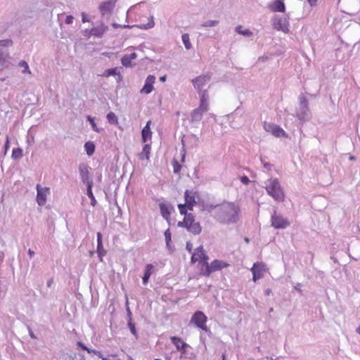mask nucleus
Listing matches in <instances>:
<instances>
[{
	"label": "nucleus",
	"mask_w": 360,
	"mask_h": 360,
	"mask_svg": "<svg viewBox=\"0 0 360 360\" xmlns=\"http://www.w3.org/2000/svg\"><path fill=\"white\" fill-rule=\"evenodd\" d=\"M214 219L219 224L230 225L236 224L240 219V205L233 202L224 201L213 207Z\"/></svg>",
	"instance_id": "1"
},
{
	"label": "nucleus",
	"mask_w": 360,
	"mask_h": 360,
	"mask_svg": "<svg viewBox=\"0 0 360 360\" xmlns=\"http://www.w3.org/2000/svg\"><path fill=\"white\" fill-rule=\"evenodd\" d=\"M265 189L269 195L277 202L285 200V193L278 179H271L265 182Z\"/></svg>",
	"instance_id": "2"
},
{
	"label": "nucleus",
	"mask_w": 360,
	"mask_h": 360,
	"mask_svg": "<svg viewBox=\"0 0 360 360\" xmlns=\"http://www.w3.org/2000/svg\"><path fill=\"white\" fill-rule=\"evenodd\" d=\"M185 203L179 204L178 209L181 214H186L188 210L192 211L197 204L199 195L193 190H186L184 192Z\"/></svg>",
	"instance_id": "3"
},
{
	"label": "nucleus",
	"mask_w": 360,
	"mask_h": 360,
	"mask_svg": "<svg viewBox=\"0 0 360 360\" xmlns=\"http://www.w3.org/2000/svg\"><path fill=\"white\" fill-rule=\"evenodd\" d=\"M182 215H184V218L182 221H179L178 226L186 228L188 231L194 235L200 234L202 231V227L200 222L195 221L194 215L188 213V212Z\"/></svg>",
	"instance_id": "4"
},
{
	"label": "nucleus",
	"mask_w": 360,
	"mask_h": 360,
	"mask_svg": "<svg viewBox=\"0 0 360 360\" xmlns=\"http://www.w3.org/2000/svg\"><path fill=\"white\" fill-rule=\"evenodd\" d=\"M230 266V264L227 262L214 259L210 264H207L205 267L200 268L199 274L201 276H210L213 272L221 271L223 269L227 268Z\"/></svg>",
	"instance_id": "5"
},
{
	"label": "nucleus",
	"mask_w": 360,
	"mask_h": 360,
	"mask_svg": "<svg viewBox=\"0 0 360 360\" xmlns=\"http://www.w3.org/2000/svg\"><path fill=\"white\" fill-rule=\"evenodd\" d=\"M208 259L209 257L207 255L203 247L200 245L194 250V252L191 256V262L193 264L198 262L200 265V268H203L205 267L208 264Z\"/></svg>",
	"instance_id": "6"
},
{
	"label": "nucleus",
	"mask_w": 360,
	"mask_h": 360,
	"mask_svg": "<svg viewBox=\"0 0 360 360\" xmlns=\"http://www.w3.org/2000/svg\"><path fill=\"white\" fill-rule=\"evenodd\" d=\"M207 321V317L201 311H195L191 319V323L194 324L196 327L205 332L209 330L206 325Z\"/></svg>",
	"instance_id": "7"
},
{
	"label": "nucleus",
	"mask_w": 360,
	"mask_h": 360,
	"mask_svg": "<svg viewBox=\"0 0 360 360\" xmlns=\"http://www.w3.org/2000/svg\"><path fill=\"white\" fill-rule=\"evenodd\" d=\"M210 79L211 76L210 75H201L193 78L191 80V83L198 94L200 95L205 91L202 90L203 87L210 82Z\"/></svg>",
	"instance_id": "8"
},
{
	"label": "nucleus",
	"mask_w": 360,
	"mask_h": 360,
	"mask_svg": "<svg viewBox=\"0 0 360 360\" xmlns=\"http://www.w3.org/2000/svg\"><path fill=\"white\" fill-rule=\"evenodd\" d=\"M290 224V223L288 219L278 214L276 212L271 217V225L276 229H286Z\"/></svg>",
	"instance_id": "9"
},
{
	"label": "nucleus",
	"mask_w": 360,
	"mask_h": 360,
	"mask_svg": "<svg viewBox=\"0 0 360 360\" xmlns=\"http://www.w3.org/2000/svg\"><path fill=\"white\" fill-rule=\"evenodd\" d=\"M272 26L274 29L286 34L290 32L289 22L286 18L274 17L272 19Z\"/></svg>",
	"instance_id": "10"
},
{
	"label": "nucleus",
	"mask_w": 360,
	"mask_h": 360,
	"mask_svg": "<svg viewBox=\"0 0 360 360\" xmlns=\"http://www.w3.org/2000/svg\"><path fill=\"white\" fill-rule=\"evenodd\" d=\"M250 270L252 273V280L255 282L262 278L266 271L265 264L262 262L255 263Z\"/></svg>",
	"instance_id": "11"
},
{
	"label": "nucleus",
	"mask_w": 360,
	"mask_h": 360,
	"mask_svg": "<svg viewBox=\"0 0 360 360\" xmlns=\"http://www.w3.org/2000/svg\"><path fill=\"white\" fill-rule=\"evenodd\" d=\"M37 202L39 206H43L46 202V197L49 194L50 190L48 187H41L39 184L37 185Z\"/></svg>",
	"instance_id": "12"
},
{
	"label": "nucleus",
	"mask_w": 360,
	"mask_h": 360,
	"mask_svg": "<svg viewBox=\"0 0 360 360\" xmlns=\"http://www.w3.org/2000/svg\"><path fill=\"white\" fill-rule=\"evenodd\" d=\"M116 0H108L101 3L99 11L103 16L110 15L115 6Z\"/></svg>",
	"instance_id": "13"
},
{
	"label": "nucleus",
	"mask_w": 360,
	"mask_h": 360,
	"mask_svg": "<svg viewBox=\"0 0 360 360\" xmlns=\"http://www.w3.org/2000/svg\"><path fill=\"white\" fill-rule=\"evenodd\" d=\"M264 129L266 131L271 132L274 136L276 137L287 136L285 131L276 124H269L268 125H265Z\"/></svg>",
	"instance_id": "14"
},
{
	"label": "nucleus",
	"mask_w": 360,
	"mask_h": 360,
	"mask_svg": "<svg viewBox=\"0 0 360 360\" xmlns=\"http://www.w3.org/2000/svg\"><path fill=\"white\" fill-rule=\"evenodd\" d=\"M155 82V77L153 75H148L146 79L144 86L141 89V93L144 94H148L153 90V84Z\"/></svg>",
	"instance_id": "15"
},
{
	"label": "nucleus",
	"mask_w": 360,
	"mask_h": 360,
	"mask_svg": "<svg viewBox=\"0 0 360 360\" xmlns=\"http://www.w3.org/2000/svg\"><path fill=\"white\" fill-rule=\"evenodd\" d=\"M268 8L272 12H282L284 13L285 11V6L281 0H275L270 2L268 4Z\"/></svg>",
	"instance_id": "16"
},
{
	"label": "nucleus",
	"mask_w": 360,
	"mask_h": 360,
	"mask_svg": "<svg viewBox=\"0 0 360 360\" xmlns=\"http://www.w3.org/2000/svg\"><path fill=\"white\" fill-rule=\"evenodd\" d=\"M79 171L82 179V181L84 184H86L89 186V184H93L92 181L89 179V172L88 166L85 164H81L79 166Z\"/></svg>",
	"instance_id": "17"
},
{
	"label": "nucleus",
	"mask_w": 360,
	"mask_h": 360,
	"mask_svg": "<svg viewBox=\"0 0 360 360\" xmlns=\"http://www.w3.org/2000/svg\"><path fill=\"white\" fill-rule=\"evenodd\" d=\"M200 96V105L198 109L199 110H201L204 112H207L208 110V92L207 90H205L202 94H200L199 95Z\"/></svg>",
	"instance_id": "18"
},
{
	"label": "nucleus",
	"mask_w": 360,
	"mask_h": 360,
	"mask_svg": "<svg viewBox=\"0 0 360 360\" xmlns=\"http://www.w3.org/2000/svg\"><path fill=\"white\" fill-rule=\"evenodd\" d=\"M170 340L177 350L182 352H186V349L187 348L188 345L181 338L172 336L170 338Z\"/></svg>",
	"instance_id": "19"
},
{
	"label": "nucleus",
	"mask_w": 360,
	"mask_h": 360,
	"mask_svg": "<svg viewBox=\"0 0 360 360\" xmlns=\"http://www.w3.org/2000/svg\"><path fill=\"white\" fill-rule=\"evenodd\" d=\"M97 253L100 258V261H103V257L105 255L106 252L103 248L102 243V234L100 232L97 233Z\"/></svg>",
	"instance_id": "20"
},
{
	"label": "nucleus",
	"mask_w": 360,
	"mask_h": 360,
	"mask_svg": "<svg viewBox=\"0 0 360 360\" xmlns=\"http://www.w3.org/2000/svg\"><path fill=\"white\" fill-rule=\"evenodd\" d=\"M150 123L151 122L148 121L141 131L142 141L144 143L150 139L152 136V131L150 128Z\"/></svg>",
	"instance_id": "21"
},
{
	"label": "nucleus",
	"mask_w": 360,
	"mask_h": 360,
	"mask_svg": "<svg viewBox=\"0 0 360 360\" xmlns=\"http://www.w3.org/2000/svg\"><path fill=\"white\" fill-rule=\"evenodd\" d=\"M137 55L135 52H133L128 55H124L121 60L122 64L125 67L131 66V61L136 59Z\"/></svg>",
	"instance_id": "22"
},
{
	"label": "nucleus",
	"mask_w": 360,
	"mask_h": 360,
	"mask_svg": "<svg viewBox=\"0 0 360 360\" xmlns=\"http://www.w3.org/2000/svg\"><path fill=\"white\" fill-rule=\"evenodd\" d=\"M153 269V265L148 264L146 266L145 273L143 276V283L146 284L148 282L149 278L152 274Z\"/></svg>",
	"instance_id": "23"
},
{
	"label": "nucleus",
	"mask_w": 360,
	"mask_h": 360,
	"mask_svg": "<svg viewBox=\"0 0 360 360\" xmlns=\"http://www.w3.org/2000/svg\"><path fill=\"white\" fill-rule=\"evenodd\" d=\"M108 27L105 25H101L98 27H94L91 30L92 35L96 37H101L107 30Z\"/></svg>",
	"instance_id": "24"
},
{
	"label": "nucleus",
	"mask_w": 360,
	"mask_h": 360,
	"mask_svg": "<svg viewBox=\"0 0 360 360\" xmlns=\"http://www.w3.org/2000/svg\"><path fill=\"white\" fill-rule=\"evenodd\" d=\"M151 147L150 145L146 144L143 146L141 153H140V159L141 160H149L150 153Z\"/></svg>",
	"instance_id": "25"
},
{
	"label": "nucleus",
	"mask_w": 360,
	"mask_h": 360,
	"mask_svg": "<svg viewBox=\"0 0 360 360\" xmlns=\"http://www.w3.org/2000/svg\"><path fill=\"white\" fill-rule=\"evenodd\" d=\"M160 210L162 216L165 219H167V220L169 219V218L170 217V212H169V208L167 206V205H165V203H161L160 205Z\"/></svg>",
	"instance_id": "26"
},
{
	"label": "nucleus",
	"mask_w": 360,
	"mask_h": 360,
	"mask_svg": "<svg viewBox=\"0 0 360 360\" xmlns=\"http://www.w3.org/2000/svg\"><path fill=\"white\" fill-rule=\"evenodd\" d=\"M204 112L199 110L198 108L195 109L191 113V119L193 121L200 120L202 117Z\"/></svg>",
	"instance_id": "27"
},
{
	"label": "nucleus",
	"mask_w": 360,
	"mask_h": 360,
	"mask_svg": "<svg viewBox=\"0 0 360 360\" xmlns=\"http://www.w3.org/2000/svg\"><path fill=\"white\" fill-rule=\"evenodd\" d=\"M85 150L86 151V154L88 155H91L94 153L95 146L93 142L89 141L86 142L84 145Z\"/></svg>",
	"instance_id": "28"
},
{
	"label": "nucleus",
	"mask_w": 360,
	"mask_h": 360,
	"mask_svg": "<svg viewBox=\"0 0 360 360\" xmlns=\"http://www.w3.org/2000/svg\"><path fill=\"white\" fill-rule=\"evenodd\" d=\"M182 41L185 46V48L186 49H190L191 48V43L190 41V38L188 34H182Z\"/></svg>",
	"instance_id": "29"
},
{
	"label": "nucleus",
	"mask_w": 360,
	"mask_h": 360,
	"mask_svg": "<svg viewBox=\"0 0 360 360\" xmlns=\"http://www.w3.org/2000/svg\"><path fill=\"white\" fill-rule=\"evenodd\" d=\"M106 117H107L108 121L110 123L114 124H118L117 117L116 115L114 112H110L109 113H108Z\"/></svg>",
	"instance_id": "30"
},
{
	"label": "nucleus",
	"mask_w": 360,
	"mask_h": 360,
	"mask_svg": "<svg viewBox=\"0 0 360 360\" xmlns=\"http://www.w3.org/2000/svg\"><path fill=\"white\" fill-rule=\"evenodd\" d=\"M92 185L93 184H89V186H87V195L91 200V205H95L96 200L92 192Z\"/></svg>",
	"instance_id": "31"
},
{
	"label": "nucleus",
	"mask_w": 360,
	"mask_h": 360,
	"mask_svg": "<svg viewBox=\"0 0 360 360\" xmlns=\"http://www.w3.org/2000/svg\"><path fill=\"white\" fill-rule=\"evenodd\" d=\"M22 157V150L20 148H15L13 149L12 158L13 159H18Z\"/></svg>",
	"instance_id": "32"
},
{
	"label": "nucleus",
	"mask_w": 360,
	"mask_h": 360,
	"mask_svg": "<svg viewBox=\"0 0 360 360\" xmlns=\"http://www.w3.org/2000/svg\"><path fill=\"white\" fill-rule=\"evenodd\" d=\"M236 32L240 34H243L244 36L250 37L252 34V32L248 30H242V26L239 25L236 27Z\"/></svg>",
	"instance_id": "33"
},
{
	"label": "nucleus",
	"mask_w": 360,
	"mask_h": 360,
	"mask_svg": "<svg viewBox=\"0 0 360 360\" xmlns=\"http://www.w3.org/2000/svg\"><path fill=\"white\" fill-rule=\"evenodd\" d=\"M19 66L24 68V70L22 71L23 73L31 74V71L30 70L28 64L26 61H25V60L20 61Z\"/></svg>",
	"instance_id": "34"
},
{
	"label": "nucleus",
	"mask_w": 360,
	"mask_h": 360,
	"mask_svg": "<svg viewBox=\"0 0 360 360\" xmlns=\"http://www.w3.org/2000/svg\"><path fill=\"white\" fill-rule=\"evenodd\" d=\"M116 74H117L116 68H110V69L106 70L102 76L108 77L112 75H115Z\"/></svg>",
	"instance_id": "35"
},
{
	"label": "nucleus",
	"mask_w": 360,
	"mask_h": 360,
	"mask_svg": "<svg viewBox=\"0 0 360 360\" xmlns=\"http://www.w3.org/2000/svg\"><path fill=\"white\" fill-rule=\"evenodd\" d=\"M218 21L217 20H207L205 21L202 24V27H214L217 25Z\"/></svg>",
	"instance_id": "36"
},
{
	"label": "nucleus",
	"mask_w": 360,
	"mask_h": 360,
	"mask_svg": "<svg viewBox=\"0 0 360 360\" xmlns=\"http://www.w3.org/2000/svg\"><path fill=\"white\" fill-rule=\"evenodd\" d=\"M173 168L174 173H179L181 170V166L176 160L173 162Z\"/></svg>",
	"instance_id": "37"
},
{
	"label": "nucleus",
	"mask_w": 360,
	"mask_h": 360,
	"mask_svg": "<svg viewBox=\"0 0 360 360\" xmlns=\"http://www.w3.org/2000/svg\"><path fill=\"white\" fill-rule=\"evenodd\" d=\"M128 326L132 334L136 335V328L135 325L131 322V319L130 318V320L128 323Z\"/></svg>",
	"instance_id": "38"
},
{
	"label": "nucleus",
	"mask_w": 360,
	"mask_h": 360,
	"mask_svg": "<svg viewBox=\"0 0 360 360\" xmlns=\"http://www.w3.org/2000/svg\"><path fill=\"white\" fill-rule=\"evenodd\" d=\"M88 120L91 122L92 128L94 129V130L98 132V128L96 127V124L94 119L91 116H88Z\"/></svg>",
	"instance_id": "39"
},
{
	"label": "nucleus",
	"mask_w": 360,
	"mask_h": 360,
	"mask_svg": "<svg viewBox=\"0 0 360 360\" xmlns=\"http://www.w3.org/2000/svg\"><path fill=\"white\" fill-rule=\"evenodd\" d=\"M78 345L83 349V350H85L88 353L91 354V349L88 348L87 347H86L83 343H82L81 342H78Z\"/></svg>",
	"instance_id": "40"
},
{
	"label": "nucleus",
	"mask_w": 360,
	"mask_h": 360,
	"mask_svg": "<svg viewBox=\"0 0 360 360\" xmlns=\"http://www.w3.org/2000/svg\"><path fill=\"white\" fill-rule=\"evenodd\" d=\"M165 239H166L167 243H169V242L171 240V233H170L169 229H167L165 232Z\"/></svg>",
	"instance_id": "41"
},
{
	"label": "nucleus",
	"mask_w": 360,
	"mask_h": 360,
	"mask_svg": "<svg viewBox=\"0 0 360 360\" xmlns=\"http://www.w3.org/2000/svg\"><path fill=\"white\" fill-rule=\"evenodd\" d=\"M66 24H72L73 22V17L72 15H68L65 20Z\"/></svg>",
	"instance_id": "42"
},
{
	"label": "nucleus",
	"mask_w": 360,
	"mask_h": 360,
	"mask_svg": "<svg viewBox=\"0 0 360 360\" xmlns=\"http://www.w3.org/2000/svg\"><path fill=\"white\" fill-rule=\"evenodd\" d=\"M186 250L191 253L193 250V246L192 244L190 242L186 243Z\"/></svg>",
	"instance_id": "43"
},
{
	"label": "nucleus",
	"mask_w": 360,
	"mask_h": 360,
	"mask_svg": "<svg viewBox=\"0 0 360 360\" xmlns=\"http://www.w3.org/2000/svg\"><path fill=\"white\" fill-rule=\"evenodd\" d=\"M241 182L245 184H248L250 182V180L248 176H244L241 177Z\"/></svg>",
	"instance_id": "44"
},
{
	"label": "nucleus",
	"mask_w": 360,
	"mask_h": 360,
	"mask_svg": "<svg viewBox=\"0 0 360 360\" xmlns=\"http://www.w3.org/2000/svg\"><path fill=\"white\" fill-rule=\"evenodd\" d=\"M82 21L83 22H89V20L87 18L86 15L85 13H82Z\"/></svg>",
	"instance_id": "45"
},
{
	"label": "nucleus",
	"mask_w": 360,
	"mask_h": 360,
	"mask_svg": "<svg viewBox=\"0 0 360 360\" xmlns=\"http://www.w3.org/2000/svg\"><path fill=\"white\" fill-rule=\"evenodd\" d=\"M53 283V278L49 279V280L47 281V286H48L49 288H50V287L52 285Z\"/></svg>",
	"instance_id": "46"
},
{
	"label": "nucleus",
	"mask_w": 360,
	"mask_h": 360,
	"mask_svg": "<svg viewBox=\"0 0 360 360\" xmlns=\"http://www.w3.org/2000/svg\"><path fill=\"white\" fill-rule=\"evenodd\" d=\"M308 2L309 3L310 5L314 6L316 4L317 0H308Z\"/></svg>",
	"instance_id": "47"
},
{
	"label": "nucleus",
	"mask_w": 360,
	"mask_h": 360,
	"mask_svg": "<svg viewBox=\"0 0 360 360\" xmlns=\"http://www.w3.org/2000/svg\"><path fill=\"white\" fill-rule=\"evenodd\" d=\"M8 144H9V139H8V136H7V137H6V144H5L6 150H7V149H8Z\"/></svg>",
	"instance_id": "48"
},
{
	"label": "nucleus",
	"mask_w": 360,
	"mask_h": 360,
	"mask_svg": "<svg viewBox=\"0 0 360 360\" xmlns=\"http://www.w3.org/2000/svg\"><path fill=\"white\" fill-rule=\"evenodd\" d=\"M28 254H29L30 257H33V256H34V252L33 250H30H30H28Z\"/></svg>",
	"instance_id": "49"
},
{
	"label": "nucleus",
	"mask_w": 360,
	"mask_h": 360,
	"mask_svg": "<svg viewBox=\"0 0 360 360\" xmlns=\"http://www.w3.org/2000/svg\"><path fill=\"white\" fill-rule=\"evenodd\" d=\"M160 81L162 82H165L166 81V75H163L160 77Z\"/></svg>",
	"instance_id": "50"
},
{
	"label": "nucleus",
	"mask_w": 360,
	"mask_h": 360,
	"mask_svg": "<svg viewBox=\"0 0 360 360\" xmlns=\"http://www.w3.org/2000/svg\"><path fill=\"white\" fill-rule=\"evenodd\" d=\"M91 354H100V352L96 351V350L91 349Z\"/></svg>",
	"instance_id": "51"
},
{
	"label": "nucleus",
	"mask_w": 360,
	"mask_h": 360,
	"mask_svg": "<svg viewBox=\"0 0 360 360\" xmlns=\"http://www.w3.org/2000/svg\"><path fill=\"white\" fill-rule=\"evenodd\" d=\"M266 295H269L270 293H271V290L270 289H268L266 290Z\"/></svg>",
	"instance_id": "52"
},
{
	"label": "nucleus",
	"mask_w": 360,
	"mask_h": 360,
	"mask_svg": "<svg viewBox=\"0 0 360 360\" xmlns=\"http://www.w3.org/2000/svg\"><path fill=\"white\" fill-rule=\"evenodd\" d=\"M99 356L102 359V360H108L107 358L101 356V354H99Z\"/></svg>",
	"instance_id": "53"
},
{
	"label": "nucleus",
	"mask_w": 360,
	"mask_h": 360,
	"mask_svg": "<svg viewBox=\"0 0 360 360\" xmlns=\"http://www.w3.org/2000/svg\"><path fill=\"white\" fill-rule=\"evenodd\" d=\"M222 360H226V355H225V354H222Z\"/></svg>",
	"instance_id": "54"
},
{
	"label": "nucleus",
	"mask_w": 360,
	"mask_h": 360,
	"mask_svg": "<svg viewBox=\"0 0 360 360\" xmlns=\"http://www.w3.org/2000/svg\"><path fill=\"white\" fill-rule=\"evenodd\" d=\"M356 332L360 335V326L356 329Z\"/></svg>",
	"instance_id": "55"
},
{
	"label": "nucleus",
	"mask_w": 360,
	"mask_h": 360,
	"mask_svg": "<svg viewBox=\"0 0 360 360\" xmlns=\"http://www.w3.org/2000/svg\"><path fill=\"white\" fill-rule=\"evenodd\" d=\"M32 338H34V334H31Z\"/></svg>",
	"instance_id": "56"
}]
</instances>
